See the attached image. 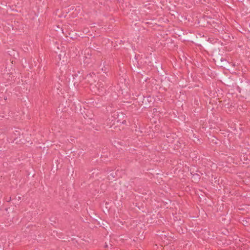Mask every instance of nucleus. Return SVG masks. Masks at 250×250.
<instances>
[{
    "mask_svg": "<svg viewBox=\"0 0 250 250\" xmlns=\"http://www.w3.org/2000/svg\"><path fill=\"white\" fill-rule=\"evenodd\" d=\"M199 22L201 23V26L210 29L213 33L219 32L221 29L223 31L222 24L219 20H215L208 16L204 15L200 18Z\"/></svg>",
    "mask_w": 250,
    "mask_h": 250,
    "instance_id": "obj_1",
    "label": "nucleus"
},
{
    "mask_svg": "<svg viewBox=\"0 0 250 250\" xmlns=\"http://www.w3.org/2000/svg\"><path fill=\"white\" fill-rule=\"evenodd\" d=\"M164 136L166 137V141L169 144H173L176 141L180 144L178 140V136L175 133L169 132Z\"/></svg>",
    "mask_w": 250,
    "mask_h": 250,
    "instance_id": "obj_2",
    "label": "nucleus"
},
{
    "mask_svg": "<svg viewBox=\"0 0 250 250\" xmlns=\"http://www.w3.org/2000/svg\"><path fill=\"white\" fill-rule=\"evenodd\" d=\"M114 116H116V119L117 120V123L119 124L125 125L126 124V116L125 114L123 113H118V112L114 113Z\"/></svg>",
    "mask_w": 250,
    "mask_h": 250,
    "instance_id": "obj_3",
    "label": "nucleus"
},
{
    "mask_svg": "<svg viewBox=\"0 0 250 250\" xmlns=\"http://www.w3.org/2000/svg\"><path fill=\"white\" fill-rule=\"evenodd\" d=\"M92 75L95 76V74L93 72L92 73H89V74L87 75V76L85 77V79H87V81L88 83L90 82V81L89 80L90 78H92Z\"/></svg>",
    "mask_w": 250,
    "mask_h": 250,
    "instance_id": "obj_4",
    "label": "nucleus"
},
{
    "mask_svg": "<svg viewBox=\"0 0 250 250\" xmlns=\"http://www.w3.org/2000/svg\"><path fill=\"white\" fill-rule=\"evenodd\" d=\"M221 61L222 62H223V63H222L223 64H226V62H227V60L225 59H224L223 58H222L221 59Z\"/></svg>",
    "mask_w": 250,
    "mask_h": 250,
    "instance_id": "obj_5",
    "label": "nucleus"
},
{
    "mask_svg": "<svg viewBox=\"0 0 250 250\" xmlns=\"http://www.w3.org/2000/svg\"><path fill=\"white\" fill-rule=\"evenodd\" d=\"M176 146L175 147V148L176 149H178L179 147H180V146H179L178 144L177 145H175Z\"/></svg>",
    "mask_w": 250,
    "mask_h": 250,
    "instance_id": "obj_6",
    "label": "nucleus"
},
{
    "mask_svg": "<svg viewBox=\"0 0 250 250\" xmlns=\"http://www.w3.org/2000/svg\"><path fill=\"white\" fill-rule=\"evenodd\" d=\"M104 247L105 248H108V245H107V244H106V243H105V245H104Z\"/></svg>",
    "mask_w": 250,
    "mask_h": 250,
    "instance_id": "obj_7",
    "label": "nucleus"
},
{
    "mask_svg": "<svg viewBox=\"0 0 250 250\" xmlns=\"http://www.w3.org/2000/svg\"><path fill=\"white\" fill-rule=\"evenodd\" d=\"M11 200V197H10L9 198H8V199L7 200V202H10Z\"/></svg>",
    "mask_w": 250,
    "mask_h": 250,
    "instance_id": "obj_8",
    "label": "nucleus"
},
{
    "mask_svg": "<svg viewBox=\"0 0 250 250\" xmlns=\"http://www.w3.org/2000/svg\"><path fill=\"white\" fill-rule=\"evenodd\" d=\"M195 176H197V177H198V179H199V178H200V177H199V175L198 174H195Z\"/></svg>",
    "mask_w": 250,
    "mask_h": 250,
    "instance_id": "obj_9",
    "label": "nucleus"
},
{
    "mask_svg": "<svg viewBox=\"0 0 250 250\" xmlns=\"http://www.w3.org/2000/svg\"><path fill=\"white\" fill-rule=\"evenodd\" d=\"M149 63H150V64H149V65H150V66H152V65H153V64H152V63H151V62H149Z\"/></svg>",
    "mask_w": 250,
    "mask_h": 250,
    "instance_id": "obj_10",
    "label": "nucleus"
},
{
    "mask_svg": "<svg viewBox=\"0 0 250 250\" xmlns=\"http://www.w3.org/2000/svg\"><path fill=\"white\" fill-rule=\"evenodd\" d=\"M102 70L103 71H104V70H105V69H104L103 68H102Z\"/></svg>",
    "mask_w": 250,
    "mask_h": 250,
    "instance_id": "obj_11",
    "label": "nucleus"
},
{
    "mask_svg": "<svg viewBox=\"0 0 250 250\" xmlns=\"http://www.w3.org/2000/svg\"><path fill=\"white\" fill-rule=\"evenodd\" d=\"M117 126H115V127H114L113 128H114V129H115V128H117Z\"/></svg>",
    "mask_w": 250,
    "mask_h": 250,
    "instance_id": "obj_12",
    "label": "nucleus"
},
{
    "mask_svg": "<svg viewBox=\"0 0 250 250\" xmlns=\"http://www.w3.org/2000/svg\"><path fill=\"white\" fill-rule=\"evenodd\" d=\"M197 140H198V141H199V142H200V143H201V141L199 140V139H197Z\"/></svg>",
    "mask_w": 250,
    "mask_h": 250,
    "instance_id": "obj_13",
    "label": "nucleus"
}]
</instances>
